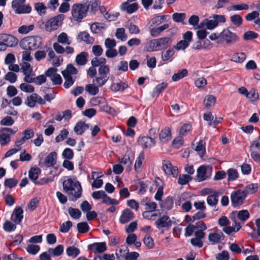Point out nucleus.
<instances>
[{
  "label": "nucleus",
  "instance_id": "obj_1",
  "mask_svg": "<svg viewBox=\"0 0 260 260\" xmlns=\"http://www.w3.org/2000/svg\"><path fill=\"white\" fill-rule=\"evenodd\" d=\"M63 190L69 196H71L72 201H76L82 195V187L79 181L76 179L68 178L62 183Z\"/></svg>",
  "mask_w": 260,
  "mask_h": 260
},
{
  "label": "nucleus",
  "instance_id": "obj_2",
  "mask_svg": "<svg viewBox=\"0 0 260 260\" xmlns=\"http://www.w3.org/2000/svg\"><path fill=\"white\" fill-rule=\"evenodd\" d=\"M172 42V39L168 37L151 40L149 43L147 51H154L166 49L170 45Z\"/></svg>",
  "mask_w": 260,
  "mask_h": 260
},
{
  "label": "nucleus",
  "instance_id": "obj_3",
  "mask_svg": "<svg viewBox=\"0 0 260 260\" xmlns=\"http://www.w3.org/2000/svg\"><path fill=\"white\" fill-rule=\"evenodd\" d=\"M42 44V38L38 36H30L22 39L20 42V47L24 50H35Z\"/></svg>",
  "mask_w": 260,
  "mask_h": 260
},
{
  "label": "nucleus",
  "instance_id": "obj_4",
  "mask_svg": "<svg viewBox=\"0 0 260 260\" xmlns=\"http://www.w3.org/2000/svg\"><path fill=\"white\" fill-rule=\"evenodd\" d=\"M110 72L109 66H100L98 69V77H96L93 80V82L95 83V84L98 85V86L101 87L104 85L109 78L108 75Z\"/></svg>",
  "mask_w": 260,
  "mask_h": 260
},
{
  "label": "nucleus",
  "instance_id": "obj_5",
  "mask_svg": "<svg viewBox=\"0 0 260 260\" xmlns=\"http://www.w3.org/2000/svg\"><path fill=\"white\" fill-rule=\"evenodd\" d=\"M87 13L86 6L81 4H75L72 7L71 13L74 20L80 22L85 17Z\"/></svg>",
  "mask_w": 260,
  "mask_h": 260
},
{
  "label": "nucleus",
  "instance_id": "obj_6",
  "mask_svg": "<svg viewBox=\"0 0 260 260\" xmlns=\"http://www.w3.org/2000/svg\"><path fill=\"white\" fill-rule=\"evenodd\" d=\"M219 40L229 45L234 44L239 41V37L236 34L231 31L228 28H225L219 34Z\"/></svg>",
  "mask_w": 260,
  "mask_h": 260
},
{
  "label": "nucleus",
  "instance_id": "obj_7",
  "mask_svg": "<svg viewBox=\"0 0 260 260\" xmlns=\"http://www.w3.org/2000/svg\"><path fill=\"white\" fill-rule=\"evenodd\" d=\"M64 19V15L59 14L48 20L45 24V28L47 31L56 30L61 25Z\"/></svg>",
  "mask_w": 260,
  "mask_h": 260
},
{
  "label": "nucleus",
  "instance_id": "obj_8",
  "mask_svg": "<svg viewBox=\"0 0 260 260\" xmlns=\"http://www.w3.org/2000/svg\"><path fill=\"white\" fill-rule=\"evenodd\" d=\"M18 131L17 127L11 128L4 127L0 129V144L2 146L8 145L10 141V134H15Z\"/></svg>",
  "mask_w": 260,
  "mask_h": 260
},
{
  "label": "nucleus",
  "instance_id": "obj_9",
  "mask_svg": "<svg viewBox=\"0 0 260 260\" xmlns=\"http://www.w3.org/2000/svg\"><path fill=\"white\" fill-rule=\"evenodd\" d=\"M25 0H14L12 3V6L16 13H28L31 8L29 5H24Z\"/></svg>",
  "mask_w": 260,
  "mask_h": 260
},
{
  "label": "nucleus",
  "instance_id": "obj_10",
  "mask_svg": "<svg viewBox=\"0 0 260 260\" xmlns=\"http://www.w3.org/2000/svg\"><path fill=\"white\" fill-rule=\"evenodd\" d=\"M211 171L212 169L209 166H200L197 171L196 180L198 182H201L207 179L210 177Z\"/></svg>",
  "mask_w": 260,
  "mask_h": 260
},
{
  "label": "nucleus",
  "instance_id": "obj_11",
  "mask_svg": "<svg viewBox=\"0 0 260 260\" xmlns=\"http://www.w3.org/2000/svg\"><path fill=\"white\" fill-rule=\"evenodd\" d=\"M24 103L28 107L34 108L36 106L37 103L40 105H45L46 102L41 96L37 93H34L27 97Z\"/></svg>",
  "mask_w": 260,
  "mask_h": 260
},
{
  "label": "nucleus",
  "instance_id": "obj_12",
  "mask_svg": "<svg viewBox=\"0 0 260 260\" xmlns=\"http://www.w3.org/2000/svg\"><path fill=\"white\" fill-rule=\"evenodd\" d=\"M246 196L242 190H238L231 194V202L234 207L242 205Z\"/></svg>",
  "mask_w": 260,
  "mask_h": 260
},
{
  "label": "nucleus",
  "instance_id": "obj_13",
  "mask_svg": "<svg viewBox=\"0 0 260 260\" xmlns=\"http://www.w3.org/2000/svg\"><path fill=\"white\" fill-rule=\"evenodd\" d=\"M0 41H2L7 47H12L16 46L18 43V40L11 35L2 34L0 36Z\"/></svg>",
  "mask_w": 260,
  "mask_h": 260
},
{
  "label": "nucleus",
  "instance_id": "obj_14",
  "mask_svg": "<svg viewBox=\"0 0 260 260\" xmlns=\"http://www.w3.org/2000/svg\"><path fill=\"white\" fill-rule=\"evenodd\" d=\"M162 168L164 172L167 175H171L174 177L177 176L178 173L177 167L173 166L169 161H164Z\"/></svg>",
  "mask_w": 260,
  "mask_h": 260
},
{
  "label": "nucleus",
  "instance_id": "obj_15",
  "mask_svg": "<svg viewBox=\"0 0 260 260\" xmlns=\"http://www.w3.org/2000/svg\"><path fill=\"white\" fill-rule=\"evenodd\" d=\"M140 204L141 206L144 207L145 211L153 212L155 211L157 208V204L154 202H152L148 198H145L141 200Z\"/></svg>",
  "mask_w": 260,
  "mask_h": 260
},
{
  "label": "nucleus",
  "instance_id": "obj_16",
  "mask_svg": "<svg viewBox=\"0 0 260 260\" xmlns=\"http://www.w3.org/2000/svg\"><path fill=\"white\" fill-rule=\"evenodd\" d=\"M158 229L162 228H170L172 225V221L170 217L167 215H163L158 218L155 222Z\"/></svg>",
  "mask_w": 260,
  "mask_h": 260
},
{
  "label": "nucleus",
  "instance_id": "obj_17",
  "mask_svg": "<svg viewBox=\"0 0 260 260\" xmlns=\"http://www.w3.org/2000/svg\"><path fill=\"white\" fill-rule=\"evenodd\" d=\"M138 142L143 148L151 147L155 145V140L149 137L143 136L139 138Z\"/></svg>",
  "mask_w": 260,
  "mask_h": 260
},
{
  "label": "nucleus",
  "instance_id": "obj_18",
  "mask_svg": "<svg viewBox=\"0 0 260 260\" xmlns=\"http://www.w3.org/2000/svg\"><path fill=\"white\" fill-rule=\"evenodd\" d=\"M89 250L93 251L94 253H102L107 249L106 244L105 242L94 243L88 246Z\"/></svg>",
  "mask_w": 260,
  "mask_h": 260
},
{
  "label": "nucleus",
  "instance_id": "obj_19",
  "mask_svg": "<svg viewBox=\"0 0 260 260\" xmlns=\"http://www.w3.org/2000/svg\"><path fill=\"white\" fill-rule=\"evenodd\" d=\"M23 210L20 207H16L13 211L11 219L16 224H19L23 218Z\"/></svg>",
  "mask_w": 260,
  "mask_h": 260
},
{
  "label": "nucleus",
  "instance_id": "obj_20",
  "mask_svg": "<svg viewBox=\"0 0 260 260\" xmlns=\"http://www.w3.org/2000/svg\"><path fill=\"white\" fill-rule=\"evenodd\" d=\"M134 218V213L128 209H124L119 218L120 223H125Z\"/></svg>",
  "mask_w": 260,
  "mask_h": 260
},
{
  "label": "nucleus",
  "instance_id": "obj_21",
  "mask_svg": "<svg viewBox=\"0 0 260 260\" xmlns=\"http://www.w3.org/2000/svg\"><path fill=\"white\" fill-rule=\"evenodd\" d=\"M171 133L169 127H165L162 129L159 134V138L161 143H166L171 139Z\"/></svg>",
  "mask_w": 260,
  "mask_h": 260
},
{
  "label": "nucleus",
  "instance_id": "obj_22",
  "mask_svg": "<svg viewBox=\"0 0 260 260\" xmlns=\"http://www.w3.org/2000/svg\"><path fill=\"white\" fill-rule=\"evenodd\" d=\"M56 159L57 153L55 152H52L45 158L44 165L46 167H52L56 164Z\"/></svg>",
  "mask_w": 260,
  "mask_h": 260
},
{
  "label": "nucleus",
  "instance_id": "obj_23",
  "mask_svg": "<svg viewBox=\"0 0 260 260\" xmlns=\"http://www.w3.org/2000/svg\"><path fill=\"white\" fill-rule=\"evenodd\" d=\"M127 1L122 3L121 9L122 11H126L128 14H132L138 10V4L137 3H134L129 5Z\"/></svg>",
  "mask_w": 260,
  "mask_h": 260
},
{
  "label": "nucleus",
  "instance_id": "obj_24",
  "mask_svg": "<svg viewBox=\"0 0 260 260\" xmlns=\"http://www.w3.org/2000/svg\"><path fill=\"white\" fill-rule=\"evenodd\" d=\"M77 39L80 41H83L86 44H92L94 41L93 38L91 37L90 35L86 31L80 32L77 37Z\"/></svg>",
  "mask_w": 260,
  "mask_h": 260
},
{
  "label": "nucleus",
  "instance_id": "obj_25",
  "mask_svg": "<svg viewBox=\"0 0 260 260\" xmlns=\"http://www.w3.org/2000/svg\"><path fill=\"white\" fill-rule=\"evenodd\" d=\"M193 148L197 152H198V154L200 156L201 158H203L205 152V142L204 141L201 140L198 143H197L196 146L194 145H192Z\"/></svg>",
  "mask_w": 260,
  "mask_h": 260
},
{
  "label": "nucleus",
  "instance_id": "obj_26",
  "mask_svg": "<svg viewBox=\"0 0 260 260\" xmlns=\"http://www.w3.org/2000/svg\"><path fill=\"white\" fill-rule=\"evenodd\" d=\"M89 128L88 124L81 121H79L74 127V132L77 135H81L86 129Z\"/></svg>",
  "mask_w": 260,
  "mask_h": 260
},
{
  "label": "nucleus",
  "instance_id": "obj_27",
  "mask_svg": "<svg viewBox=\"0 0 260 260\" xmlns=\"http://www.w3.org/2000/svg\"><path fill=\"white\" fill-rule=\"evenodd\" d=\"M224 236L222 233H212L209 234L208 239L212 244L218 243L223 239Z\"/></svg>",
  "mask_w": 260,
  "mask_h": 260
},
{
  "label": "nucleus",
  "instance_id": "obj_28",
  "mask_svg": "<svg viewBox=\"0 0 260 260\" xmlns=\"http://www.w3.org/2000/svg\"><path fill=\"white\" fill-rule=\"evenodd\" d=\"M128 87V84L125 82L113 83L110 86L111 90L113 92L123 91Z\"/></svg>",
  "mask_w": 260,
  "mask_h": 260
},
{
  "label": "nucleus",
  "instance_id": "obj_29",
  "mask_svg": "<svg viewBox=\"0 0 260 260\" xmlns=\"http://www.w3.org/2000/svg\"><path fill=\"white\" fill-rule=\"evenodd\" d=\"M88 53L82 52L76 56L75 61L78 65L84 66L87 62Z\"/></svg>",
  "mask_w": 260,
  "mask_h": 260
},
{
  "label": "nucleus",
  "instance_id": "obj_30",
  "mask_svg": "<svg viewBox=\"0 0 260 260\" xmlns=\"http://www.w3.org/2000/svg\"><path fill=\"white\" fill-rule=\"evenodd\" d=\"M169 27V25L166 23L159 27L152 28L150 29V35L153 37H157L161 32L167 29Z\"/></svg>",
  "mask_w": 260,
  "mask_h": 260
},
{
  "label": "nucleus",
  "instance_id": "obj_31",
  "mask_svg": "<svg viewBox=\"0 0 260 260\" xmlns=\"http://www.w3.org/2000/svg\"><path fill=\"white\" fill-rule=\"evenodd\" d=\"M219 193L217 192L209 195L207 198V202L209 206H215L218 202Z\"/></svg>",
  "mask_w": 260,
  "mask_h": 260
},
{
  "label": "nucleus",
  "instance_id": "obj_32",
  "mask_svg": "<svg viewBox=\"0 0 260 260\" xmlns=\"http://www.w3.org/2000/svg\"><path fill=\"white\" fill-rule=\"evenodd\" d=\"M168 86V83L166 82H162L158 84L153 89L152 93V96H157L163 90H164Z\"/></svg>",
  "mask_w": 260,
  "mask_h": 260
},
{
  "label": "nucleus",
  "instance_id": "obj_33",
  "mask_svg": "<svg viewBox=\"0 0 260 260\" xmlns=\"http://www.w3.org/2000/svg\"><path fill=\"white\" fill-rule=\"evenodd\" d=\"M216 99L215 96L213 95H208L206 96L204 103L205 104V107L209 109L210 108L214 106L215 104Z\"/></svg>",
  "mask_w": 260,
  "mask_h": 260
},
{
  "label": "nucleus",
  "instance_id": "obj_34",
  "mask_svg": "<svg viewBox=\"0 0 260 260\" xmlns=\"http://www.w3.org/2000/svg\"><path fill=\"white\" fill-rule=\"evenodd\" d=\"M258 188V185L257 183H251L246 185L243 191L245 193V195L249 194H252L257 191Z\"/></svg>",
  "mask_w": 260,
  "mask_h": 260
},
{
  "label": "nucleus",
  "instance_id": "obj_35",
  "mask_svg": "<svg viewBox=\"0 0 260 260\" xmlns=\"http://www.w3.org/2000/svg\"><path fill=\"white\" fill-rule=\"evenodd\" d=\"M40 172L41 170L39 168H31L29 171V178L35 183L37 182L36 181L38 178Z\"/></svg>",
  "mask_w": 260,
  "mask_h": 260
},
{
  "label": "nucleus",
  "instance_id": "obj_36",
  "mask_svg": "<svg viewBox=\"0 0 260 260\" xmlns=\"http://www.w3.org/2000/svg\"><path fill=\"white\" fill-rule=\"evenodd\" d=\"M67 254L73 257H77L80 253V250L74 246H69L66 249Z\"/></svg>",
  "mask_w": 260,
  "mask_h": 260
},
{
  "label": "nucleus",
  "instance_id": "obj_37",
  "mask_svg": "<svg viewBox=\"0 0 260 260\" xmlns=\"http://www.w3.org/2000/svg\"><path fill=\"white\" fill-rule=\"evenodd\" d=\"M144 160V155L143 152H141L137 158L135 163L134 168L136 171L138 172L141 169L142 162Z\"/></svg>",
  "mask_w": 260,
  "mask_h": 260
},
{
  "label": "nucleus",
  "instance_id": "obj_38",
  "mask_svg": "<svg viewBox=\"0 0 260 260\" xmlns=\"http://www.w3.org/2000/svg\"><path fill=\"white\" fill-rule=\"evenodd\" d=\"M228 180V181H233L236 180L238 177L239 174L238 171L235 169H230L227 171Z\"/></svg>",
  "mask_w": 260,
  "mask_h": 260
},
{
  "label": "nucleus",
  "instance_id": "obj_39",
  "mask_svg": "<svg viewBox=\"0 0 260 260\" xmlns=\"http://www.w3.org/2000/svg\"><path fill=\"white\" fill-rule=\"evenodd\" d=\"M188 72L186 69L179 70L177 73L174 74L172 76V80L177 81L187 75Z\"/></svg>",
  "mask_w": 260,
  "mask_h": 260
},
{
  "label": "nucleus",
  "instance_id": "obj_40",
  "mask_svg": "<svg viewBox=\"0 0 260 260\" xmlns=\"http://www.w3.org/2000/svg\"><path fill=\"white\" fill-rule=\"evenodd\" d=\"M77 73V70L72 64H68L66 69L61 72L62 75H67L68 76L76 75Z\"/></svg>",
  "mask_w": 260,
  "mask_h": 260
},
{
  "label": "nucleus",
  "instance_id": "obj_41",
  "mask_svg": "<svg viewBox=\"0 0 260 260\" xmlns=\"http://www.w3.org/2000/svg\"><path fill=\"white\" fill-rule=\"evenodd\" d=\"M128 249L127 247L125 246H121V247L116 251V255L117 258L120 259L121 258H125L126 255V253H128Z\"/></svg>",
  "mask_w": 260,
  "mask_h": 260
},
{
  "label": "nucleus",
  "instance_id": "obj_42",
  "mask_svg": "<svg viewBox=\"0 0 260 260\" xmlns=\"http://www.w3.org/2000/svg\"><path fill=\"white\" fill-rule=\"evenodd\" d=\"M63 246L62 245H58L54 248H49L48 252H52L54 256H58L62 254L63 252Z\"/></svg>",
  "mask_w": 260,
  "mask_h": 260
},
{
  "label": "nucleus",
  "instance_id": "obj_43",
  "mask_svg": "<svg viewBox=\"0 0 260 260\" xmlns=\"http://www.w3.org/2000/svg\"><path fill=\"white\" fill-rule=\"evenodd\" d=\"M68 212L70 216L75 219H79L81 216V211L77 208L70 207L68 209Z\"/></svg>",
  "mask_w": 260,
  "mask_h": 260
},
{
  "label": "nucleus",
  "instance_id": "obj_44",
  "mask_svg": "<svg viewBox=\"0 0 260 260\" xmlns=\"http://www.w3.org/2000/svg\"><path fill=\"white\" fill-rule=\"evenodd\" d=\"M104 24L99 22L93 23L90 26V29L92 32L98 33L102 29H105Z\"/></svg>",
  "mask_w": 260,
  "mask_h": 260
},
{
  "label": "nucleus",
  "instance_id": "obj_45",
  "mask_svg": "<svg viewBox=\"0 0 260 260\" xmlns=\"http://www.w3.org/2000/svg\"><path fill=\"white\" fill-rule=\"evenodd\" d=\"M174 54V48L168 49L166 51L162 52L161 53V59L163 61L172 60L171 57Z\"/></svg>",
  "mask_w": 260,
  "mask_h": 260
},
{
  "label": "nucleus",
  "instance_id": "obj_46",
  "mask_svg": "<svg viewBox=\"0 0 260 260\" xmlns=\"http://www.w3.org/2000/svg\"><path fill=\"white\" fill-rule=\"evenodd\" d=\"M87 11L89 10L90 12L94 14L99 9V3L96 1H90L89 4L86 6Z\"/></svg>",
  "mask_w": 260,
  "mask_h": 260
},
{
  "label": "nucleus",
  "instance_id": "obj_47",
  "mask_svg": "<svg viewBox=\"0 0 260 260\" xmlns=\"http://www.w3.org/2000/svg\"><path fill=\"white\" fill-rule=\"evenodd\" d=\"M246 58V55L244 53H238L234 54L231 60L236 62L241 63Z\"/></svg>",
  "mask_w": 260,
  "mask_h": 260
},
{
  "label": "nucleus",
  "instance_id": "obj_48",
  "mask_svg": "<svg viewBox=\"0 0 260 260\" xmlns=\"http://www.w3.org/2000/svg\"><path fill=\"white\" fill-rule=\"evenodd\" d=\"M15 120L10 116H7L0 121V124L3 126H10L14 123Z\"/></svg>",
  "mask_w": 260,
  "mask_h": 260
},
{
  "label": "nucleus",
  "instance_id": "obj_49",
  "mask_svg": "<svg viewBox=\"0 0 260 260\" xmlns=\"http://www.w3.org/2000/svg\"><path fill=\"white\" fill-rule=\"evenodd\" d=\"M98 86H95L93 84H87L85 86L86 90L90 94L96 95L99 91Z\"/></svg>",
  "mask_w": 260,
  "mask_h": 260
},
{
  "label": "nucleus",
  "instance_id": "obj_50",
  "mask_svg": "<svg viewBox=\"0 0 260 260\" xmlns=\"http://www.w3.org/2000/svg\"><path fill=\"white\" fill-rule=\"evenodd\" d=\"M230 20L232 23L237 26H240L243 21L242 18L238 14H235L231 16Z\"/></svg>",
  "mask_w": 260,
  "mask_h": 260
},
{
  "label": "nucleus",
  "instance_id": "obj_51",
  "mask_svg": "<svg viewBox=\"0 0 260 260\" xmlns=\"http://www.w3.org/2000/svg\"><path fill=\"white\" fill-rule=\"evenodd\" d=\"M21 70H22L24 75L25 74H32V69L30 64L27 62H24L21 65Z\"/></svg>",
  "mask_w": 260,
  "mask_h": 260
},
{
  "label": "nucleus",
  "instance_id": "obj_52",
  "mask_svg": "<svg viewBox=\"0 0 260 260\" xmlns=\"http://www.w3.org/2000/svg\"><path fill=\"white\" fill-rule=\"evenodd\" d=\"M258 35L257 33L249 30L245 32L243 35V39L245 41H248L252 39H256L258 37Z\"/></svg>",
  "mask_w": 260,
  "mask_h": 260
},
{
  "label": "nucleus",
  "instance_id": "obj_53",
  "mask_svg": "<svg viewBox=\"0 0 260 260\" xmlns=\"http://www.w3.org/2000/svg\"><path fill=\"white\" fill-rule=\"evenodd\" d=\"M57 41L62 44L69 45L71 44V42L69 41L68 36L65 32H62L58 36Z\"/></svg>",
  "mask_w": 260,
  "mask_h": 260
},
{
  "label": "nucleus",
  "instance_id": "obj_54",
  "mask_svg": "<svg viewBox=\"0 0 260 260\" xmlns=\"http://www.w3.org/2000/svg\"><path fill=\"white\" fill-rule=\"evenodd\" d=\"M77 226L78 232L81 233H87L89 229V226L86 222L78 223Z\"/></svg>",
  "mask_w": 260,
  "mask_h": 260
},
{
  "label": "nucleus",
  "instance_id": "obj_55",
  "mask_svg": "<svg viewBox=\"0 0 260 260\" xmlns=\"http://www.w3.org/2000/svg\"><path fill=\"white\" fill-rule=\"evenodd\" d=\"M34 28V25L32 24L29 25L28 26L22 25L19 27L18 31L21 34H26L30 31L32 30Z\"/></svg>",
  "mask_w": 260,
  "mask_h": 260
},
{
  "label": "nucleus",
  "instance_id": "obj_56",
  "mask_svg": "<svg viewBox=\"0 0 260 260\" xmlns=\"http://www.w3.org/2000/svg\"><path fill=\"white\" fill-rule=\"evenodd\" d=\"M115 36L116 38L121 41H125L127 36L125 34V30L123 28H119L116 30Z\"/></svg>",
  "mask_w": 260,
  "mask_h": 260
},
{
  "label": "nucleus",
  "instance_id": "obj_57",
  "mask_svg": "<svg viewBox=\"0 0 260 260\" xmlns=\"http://www.w3.org/2000/svg\"><path fill=\"white\" fill-rule=\"evenodd\" d=\"M62 76L65 80L63 86L66 88H68L74 84L75 81L72 76H68L67 75H62Z\"/></svg>",
  "mask_w": 260,
  "mask_h": 260
},
{
  "label": "nucleus",
  "instance_id": "obj_58",
  "mask_svg": "<svg viewBox=\"0 0 260 260\" xmlns=\"http://www.w3.org/2000/svg\"><path fill=\"white\" fill-rule=\"evenodd\" d=\"M191 179V177L189 175L183 174L179 177L178 183L181 185H184L188 183Z\"/></svg>",
  "mask_w": 260,
  "mask_h": 260
},
{
  "label": "nucleus",
  "instance_id": "obj_59",
  "mask_svg": "<svg viewBox=\"0 0 260 260\" xmlns=\"http://www.w3.org/2000/svg\"><path fill=\"white\" fill-rule=\"evenodd\" d=\"M237 216L239 220L245 221L249 217V213L247 210H243L238 212Z\"/></svg>",
  "mask_w": 260,
  "mask_h": 260
},
{
  "label": "nucleus",
  "instance_id": "obj_60",
  "mask_svg": "<svg viewBox=\"0 0 260 260\" xmlns=\"http://www.w3.org/2000/svg\"><path fill=\"white\" fill-rule=\"evenodd\" d=\"M23 136L22 137L25 141H27L32 137L35 135V132L32 128H28L23 132Z\"/></svg>",
  "mask_w": 260,
  "mask_h": 260
},
{
  "label": "nucleus",
  "instance_id": "obj_61",
  "mask_svg": "<svg viewBox=\"0 0 260 260\" xmlns=\"http://www.w3.org/2000/svg\"><path fill=\"white\" fill-rule=\"evenodd\" d=\"M69 134V132L66 129H63L60 131V134L55 138V141L57 143L63 141L64 139L67 138Z\"/></svg>",
  "mask_w": 260,
  "mask_h": 260
},
{
  "label": "nucleus",
  "instance_id": "obj_62",
  "mask_svg": "<svg viewBox=\"0 0 260 260\" xmlns=\"http://www.w3.org/2000/svg\"><path fill=\"white\" fill-rule=\"evenodd\" d=\"M72 226V222L68 220L65 222L62 223V224L60 225L59 231L62 233H67L70 229Z\"/></svg>",
  "mask_w": 260,
  "mask_h": 260
},
{
  "label": "nucleus",
  "instance_id": "obj_63",
  "mask_svg": "<svg viewBox=\"0 0 260 260\" xmlns=\"http://www.w3.org/2000/svg\"><path fill=\"white\" fill-rule=\"evenodd\" d=\"M3 228L6 232H10L14 231L16 228V226L10 221L7 220L3 225Z\"/></svg>",
  "mask_w": 260,
  "mask_h": 260
},
{
  "label": "nucleus",
  "instance_id": "obj_64",
  "mask_svg": "<svg viewBox=\"0 0 260 260\" xmlns=\"http://www.w3.org/2000/svg\"><path fill=\"white\" fill-rule=\"evenodd\" d=\"M17 76L15 73L9 72L7 73L5 76V79L13 83L16 81Z\"/></svg>",
  "mask_w": 260,
  "mask_h": 260
}]
</instances>
